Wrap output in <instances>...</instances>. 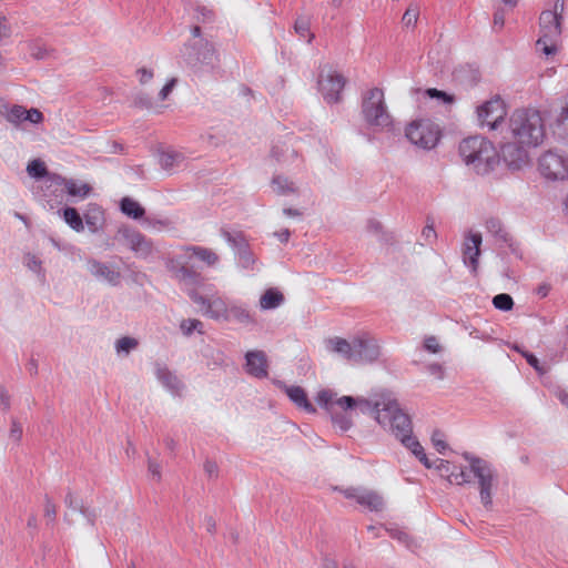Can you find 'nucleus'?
Segmentation results:
<instances>
[{"label": "nucleus", "mask_w": 568, "mask_h": 568, "mask_svg": "<svg viewBox=\"0 0 568 568\" xmlns=\"http://www.w3.org/2000/svg\"><path fill=\"white\" fill-rule=\"evenodd\" d=\"M283 388L291 402H293L298 408L310 414H314L316 412L315 407L308 400L305 390L301 386L283 385Z\"/></svg>", "instance_id": "obj_24"}, {"label": "nucleus", "mask_w": 568, "mask_h": 568, "mask_svg": "<svg viewBox=\"0 0 568 568\" xmlns=\"http://www.w3.org/2000/svg\"><path fill=\"white\" fill-rule=\"evenodd\" d=\"M9 437L17 444H19L22 438V426L16 418L11 420Z\"/></svg>", "instance_id": "obj_48"}, {"label": "nucleus", "mask_w": 568, "mask_h": 568, "mask_svg": "<svg viewBox=\"0 0 568 568\" xmlns=\"http://www.w3.org/2000/svg\"><path fill=\"white\" fill-rule=\"evenodd\" d=\"M361 113L365 123L374 130L390 131L393 129L394 120L381 88H372L363 92Z\"/></svg>", "instance_id": "obj_4"}, {"label": "nucleus", "mask_w": 568, "mask_h": 568, "mask_svg": "<svg viewBox=\"0 0 568 568\" xmlns=\"http://www.w3.org/2000/svg\"><path fill=\"white\" fill-rule=\"evenodd\" d=\"M44 517L50 521H54L57 517V506L48 495L44 496Z\"/></svg>", "instance_id": "obj_46"}, {"label": "nucleus", "mask_w": 568, "mask_h": 568, "mask_svg": "<svg viewBox=\"0 0 568 568\" xmlns=\"http://www.w3.org/2000/svg\"><path fill=\"white\" fill-rule=\"evenodd\" d=\"M239 256V262L242 267L247 270H253V266L255 264V258L253 256V253L250 250V246L247 245L244 247V250H241L236 253Z\"/></svg>", "instance_id": "obj_44"}, {"label": "nucleus", "mask_w": 568, "mask_h": 568, "mask_svg": "<svg viewBox=\"0 0 568 568\" xmlns=\"http://www.w3.org/2000/svg\"><path fill=\"white\" fill-rule=\"evenodd\" d=\"M11 406L10 395L4 386L0 385V408L9 410Z\"/></svg>", "instance_id": "obj_52"}, {"label": "nucleus", "mask_w": 568, "mask_h": 568, "mask_svg": "<svg viewBox=\"0 0 568 568\" xmlns=\"http://www.w3.org/2000/svg\"><path fill=\"white\" fill-rule=\"evenodd\" d=\"M540 174L550 181L568 180V155L556 151H546L538 159Z\"/></svg>", "instance_id": "obj_9"}, {"label": "nucleus", "mask_w": 568, "mask_h": 568, "mask_svg": "<svg viewBox=\"0 0 568 568\" xmlns=\"http://www.w3.org/2000/svg\"><path fill=\"white\" fill-rule=\"evenodd\" d=\"M440 433L435 432L432 436V442L434 447L437 449L438 453L444 454V452L447 449V444L444 439L439 438Z\"/></svg>", "instance_id": "obj_53"}, {"label": "nucleus", "mask_w": 568, "mask_h": 568, "mask_svg": "<svg viewBox=\"0 0 568 568\" xmlns=\"http://www.w3.org/2000/svg\"><path fill=\"white\" fill-rule=\"evenodd\" d=\"M565 0H556L554 10H545L539 17L540 36L536 42L538 50L546 55L555 54L557 40L561 34V12Z\"/></svg>", "instance_id": "obj_6"}, {"label": "nucleus", "mask_w": 568, "mask_h": 568, "mask_svg": "<svg viewBox=\"0 0 568 568\" xmlns=\"http://www.w3.org/2000/svg\"><path fill=\"white\" fill-rule=\"evenodd\" d=\"M508 139L519 144L536 148L542 143L546 132L544 119L538 110L519 109L509 119Z\"/></svg>", "instance_id": "obj_2"}, {"label": "nucleus", "mask_w": 568, "mask_h": 568, "mask_svg": "<svg viewBox=\"0 0 568 568\" xmlns=\"http://www.w3.org/2000/svg\"><path fill=\"white\" fill-rule=\"evenodd\" d=\"M326 347L328 351L354 363L373 362L379 355V347L374 341L361 337L354 338L352 342L341 337L328 338Z\"/></svg>", "instance_id": "obj_5"}, {"label": "nucleus", "mask_w": 568, "mask_h": 568, "mask_svg": "<svg viewBox=\"0 0 568 568\" xmlns=\"http://www.w3.org/2000/svg\"><path fill=\"white\" fill-rule=\"evenodd\" d=\"M154 374L156 379L165 387L171 394L180 396L184 385L180 378L172 372L164 363L156 362L154 364Z\"/></svg>", "instance_id": "obj_20"}, {"label": "nucleus", "mask_w": 568, "mask_h": 568, "mask_svg": "<svg viewBox=\"0 0 568 568\" xmlns=\"http://www.w3.org/2000/svg\"><path fill=\"white\" fill-rule=\"evenodd\" d=\"M24 265L32 272H34L36 274H38V276L44 281L45 280V274H44V270L42 267V262L41 260H39L36 255L31 254V253H28L26 256H24Z\"/></svg>", "instance_id": "obj_40"}, {"label": "nucleus", "mask_w": 568, "mask_h": 568, "mask_svg": "<svg viewBox=\"0 0 568 568\" xmlns=\"http://www.w3.org/2000/svg\"><path fill=\"white\" fill-rule=\"evenodd\" d=\"M176 278L185 286L190 287L187 290V293L191 291V290H194V287L201 285L203 283V277L200 273H197L196 271L187 267V266H182L180 267L176 273Z\"/></svg>", "instance_id": "obj_27"}, {"label": "nucleus", "mask_w": 568, "mask_h": 568, "mask_svg": "<svg viewBox=\"0 0 568 568\" xmlns=\"http://www.w3.org/2000/svg\"><path fill=\"white\" fill-rule=\"evenodd\" d=\"M528 148V145L519 144V142L509 139L500 148L499 161L503 160L511 170H519L529 161Z\"/></svg>", "instance_id": "obj_16"}, {"label": "nucleus", "mask_w": 568, "mask_h": 568, "mask_svg": "<svg viewBox=\"0 0 568 568\" xmlns=\"http://www.w3.org/2000/svg\"><path fill=\"white\" fill-rule=\"evenodd\" d=\"M551 128L554 135L558 140L568 143V93L564 98V104L556 115Z\"/></svg>", "instance_id": "obj_23"}, {"label": "nucleus", "mask_w": 568, "mask_h": 568, "mask_svg": "<svg viewBox=\"0 0 568 568\" xmlns=\"http://www.w3.org/2000/svg\"><path fill=\"white\" fill-rule=\"evenodd\" d=\"M28 51L30 55L37 60L48 59L52 52V50L39 39L28 42Z\"/></svg>", "instance_id": "obj_34"}, {"label": "nucleus", "mask_w": 568, "mask_h": 568, "mask_svg": "<svg viewBox=\"0 0 568 568\" xmlns=\"http://www.w3.org/2000/svg\"><path fill=\"white\" fill-rule=\"evenodd\" d=\"M464 458L469 463L471 483L476 479L479 489L480 503L486 509L493 506V489L496 484L497 474L493 465L477 456L465 453Z\"/></svg>", "instance_id": "obj_8"}, {"label": "nucleus", "mask_w": 568, "mask_h": 568, "mask_svg": "<svg viewBox=\"0 0 568 568\" xmlns=\"http://www.w3.org/2000/svg\"><path fill=\"white\" fill-rule=\"evenodd\" d=\"M486 230L493 236L494 242L499 247H508L510 253L518 258L523 257L520 245L505 227L504 223L497 217H489L485 223Z\"/></svg>", "instance_id": "obj_15"}, {"label": "nucleus", "mask_w": 568, "mask_h": 568, "mask_svg": "<svg viewBox=\"0 0 568 568\" xmlns=\"http://www.w3.org/2000/svg\"><path fill=\"white\" fill-rule=\"evenodd\" d=\"M194 18L199 22L211 21L212 18H213V12H212V10H210V9H207L205 7L197 6L195 8V17Z\"/></svg>", "instance_id": "obj_50"}, {"label": "nucleus", "mask_w": 568, "mask_h": 568, "mask_svg": "<svg viewBox=\"0 0 568 568\" xmlns=\"http://www.w3.org/2000/svg\"><path fill=\"white\" fill-rule=\"evenodd\" d=\"M181 54L195 73L212 72L219 67V53L206 39L185 43Z\"/></svg>", "instance_id": "obj_7"}, {"label": "nucleus", "mask_w": 568, "mask_h": 568, "mask_svg": "<svg viewBox=\"0 0 568 568\" xmlns=\"http://www.w3.org/2000/svg\"><path fill=\"white\" fill-rule=\"evenodd\" d=\"M85 265L90 275L98 282L105 283L113 287L119 286L122 282L120 267L115 264L90 257L85 261Z\"/></svg>", "instance_id": "obj_14"}, {"label": "nucleus", "mask_w": 568, "mask_h": 568, "mask_svg": "<svg viewBox=\"0 0 568 568\" xmlns=\"http://www.w3.org/2000/svg\"><path fill=\"white\" fill-rule=\"evenodd\" d=\"M356 503L371 511H381L384 508L383 497L368 489L361 488Z\"/></svg>", "instance_id": "obj_26"}, {"label": "nucleus", "mask_w": 568, "mask_h": 568, "mask_svg": "<svg viewBox=\"0 0 568 568\" xmlns=\"http://www.w3.org/2000/svg\"><path fill=\"white\" fill-rule=\"evenodd\" d=\"M190 298L197 305L204 315L215 321H225L230 313L229 307L231 303H227L224 298L219 295L212 297H204L199 294L195 290L189 292Z\"/></svg>", "instance_id": "obj_13"}, {"label": "nucleus", "mask_w": 568, "mask_h": 568, "mask_svg": "<svg viewBox=\"0 0 568 568\" xmlns=\"http://www.w3.org/2000/svg\"><path fill=\"white\" fill-rule=\"evenodd\" d=\"M64 504L67 505V507L74 510H79V506L83 505L82 501H79L77 497L73 495V493L70 490L67 493L64 497Z\"/></svg>", "instance_id": "obj_55"}, {"label": "nucleus", "mask_w": 568, "mask_h": 568, "mask_svg": "<svg viewBox=\"0 0 568 568\" xmlns=\"http://www.w3.org/2000/svg\"><path fill=\"white\" fill-rule=\"evenodd\" d=\"M427 371L430 375L435 376L438 379L444 378V367L438 363H433L427 366Z\"/></svg>", "instance_id": "obj_58"}, {"label": "nucleus", "mask_w": 568, "mask_h": 568, "mask_svg": "<svg viewBox=\"0 0 568 568\" xmlns=\"http://www.w3.org/2000/svg\"><path fill=\"white\" fill-rule=\"evenodd\" d=\"M406 138L415 145L430 150L439 141V129L428 120L412 122L406 129Z\"/></svg>", "instance_id": "obj_10"}, {"label": "nucleus", "mask_w": 568, "mask_h": 568, "mask_svg": "<svg viewBox=\"0 0 568 568\" xmlns=\"http://www.w3.org/2000/svg\"><path fill=\"white\" fill-rule=\"evenodd\" d=\"M192 254L200 261L204 262L209 266H213L219 262V255L211 248L202 246H191L187 248Z\"/></svg>", "instance_id": "obj_33"}, {"label": "nucleus", "mask_w": 568, "mask_h": 568, "mask_svg": "<svg viewBox=\"0 0 568 568\" xmlns=\"http://www.w3.org/2000/svg\"><path fill=\"white\" fill-rule=\"evenodd\" d=\"M27 172L30 176L42 179L47 175V166L43 161L36 159L28 163Z\"/></svg>", "instance_id": "obj_41"}, {"label": "nucleus", "mask_w": 568, "mask_h": 568, "mask_svg": "<svg viewBox=\"0 0 568 568\" xmlns=\"http://www.w3.org/2000/svg\"><path fill=\"white\" fill-rule=\"evenodd\" d=\"M116 240L123 243L140 258H146L153 252L151 240L133 227H120L116 232Z\"/></svg>", "instance_id": "obj_11"}, {"label": "nucleus", "mask_w": 568, "mask_h": 568, "mask_svg": "<svg viewBox=\"0 0 568 568\" xmlns=\"http://www.w3.org/2000/svg\"><path fill=\"white\" fill-rule=\"evenodd\" d=\"M54 182L57 185L62 186L71 197L84 200L92 192V186L90 184L74 179H67L58 175L55 176Z\"/></svg>", "instance_id": "obj_22"}, {"label": "nucleus", "mask_w": 568, "mask_h": 568, "mask_svg": "<svg viewBox=\"0 0 568 568\" xmlns=\"http://www.w3.org/2000/svg\"><path fill=\"white\" fill-rule=\"evenodd\" d=\"M11 36V27L7 21V18L0 16V42Z\"/></svg>", "instance_id": "obj_56"}, {"label": "nucleus", "mask_w": 568, "mask_h": 568, "mask_svg": "<svg viewBox=\"0 0 568 568\" xmlns=\"http://www.w3.org/2000/svg\"><path fill=\"white\" fill-rule=\"evenodd\" d=\"M422 236L425 239L426 242H433L437 236L434 225L427 224L422 231Z\"/></svg>", "instance_id": "obj_59"}, {"label": "nucleus", "mask_w": 568, "mask_h": 568, "mask_svg": "<svg viewBox=\"0 0 568 568\" xmlns=\"http://www.w3.org/2000/svg\"><path fill=\"white\" fill-rule=\"evenodd\" d=\"M493 305L500 311H510L514 306V300L509 294L500 293L494 296Z\"/></svg>", "instance_id": "obj_43"}, {"label": "nucleus", "mask_w": 568, "mask_h": 568, "mask_svg": "<svg viewBox=\"0 0 568 568\" xmlns=\"http://www.w3.org/2000/svg\"><path fill=\"white\" fill-rule=\"evenodd\" d=\"M139 341L131 336H123L116 339L114 348L118 355H129L132 351L136 349Z\"/></svg>", "instance_id": "obj_35"}, {"label": "nucleus", "mask_w": 568, "mask_h": 568, "mask_svg": "<svg viewBox=\"0 0 568 568\" xmlns=\"http://www.w3.org/2000/svg\"><path fill=\"white\" fill-rule=\"evenodd\" d=\"M59 214L62 216L63 221L75 232H82L84 230L83 219L74 207L67 206L62 211H59Z\"/></svg>", "instance_id": "obj_30"}, {"label": "nucleus", "mask_w": 568, "mask_h": 568, "mask_svg": "<svg viewBox=\"0 0 568 568\" xmlns=\"http://www.w3.org/2000/svg\"><path fill=\"white\" fill-rule=\"evenodd\" d=\"M229 311L226 322L235 321L244 325L256 324L255 314L252 313L245 304L231 303Z\"/></svg>", "instance_id": "obj_25"}, {"label": "nucleus", "mask_w": 568, "mask_h": 568, "mask_svg": "<svg viewBox=\"0 0 568 568\" xmlns=\"http://www.w3.org/2000/svg\"><path fill=\"white\" fill-rule=\"evenodd\" d=\"M284 302V295L275 290L268 288L260 298V307L262 310L277 308Z\"/></svg>", "instance_id": "obj_29"}, {"label": "nucleus", "mask_w": 568, "mask_h": 568, "mask_svg": "<svg viewBox=\"0 0 568 568\" xmlns=\"http://www.w3.org/2000/svg\"><path fill=\"white\" fill-rule=\"evenodd\" d=\"M447 480L450 483V484H455V485H466V484H471V476H470V473H469V467H463V466H457V465H453L450 471L448 473L447 475Z\"/></svg>", "instance_id": "obj_31"}, {"label": "nucleus", "mask_w": 568, "mask_h": 568, "mask_svg": "<svg viewBox=\"0 0 568 568\" xmlns=\"http://www.w3.org/2000/svg\"><path fill=\"white\" fill-rule=\"evenodd\" d=\"M426 456V459L428 462V464L430 465L429 467H427L423 462H420L426 468H433L435 467L436 469H438L440 473H444L446 474V476L448 475V473L450 471L453 465L448 462V460H444V459H436L435 463H432L428 458H427V455L425 454Z\"/></svg>", "instance_id": "obj_47"}, {"label": "nucleus", "mask_w": 568, "mask_h": 568, "mask_svg": "<svg viewBox=\"0 0 568 568\" xmlns=\"http://www.w3.org/2000/svg\"><path fill=\"white\" fill-rule=\"evenodd\" d=\"M418 8L417 7H409L404 12L402 21L406 27L415 26L418 19Z\"/></svg>", "instance_id": "obj_45"}, {"label": "nucleus", "mask_w": 568, "mask_h": 568, "mask_svg": "<svg viewBox=\"0 0 568 568\" xmlns=\"http://www.w3.org/2000/svg\"><path fill=\"white\" fill-rule=\"evenodd\" d=\"M176 84V79H171L159 92L160 100H165Z\"/></svg>", "instance_id": "obj_60"}, {"label": "nucleus", "mask_w": 568, "mask_h": 568, "mask_svg": "<svg viewBox=\"0 0 568 568\" xmlns=\"http://www.w3.org/2000/svg\"><path fill=\"white\" fill-rule=\"evenodd\" d=\"M294 29L301 38H307V42H311L312 39L314 38V34L311 33L310 21L306 18L296 19Z\"/></svg>", "instance_id": "obj_42"}, {"label": "nucleus", "mask_w": 568, "mask_h": 568, "mask_svg": "<svg viewBox=\"0 0 568 568\" xmlns=\"http://www.w3.org/2000/svg\"><path fill=\"white\" fill-rule=\"evenodd\" d=\"M136 74L139 75V81H140L142 84L148 83V82H149V81H151V79L153 78V72H152V70L146 69V68L138 69Z\"/></svg>", "instance_id": "obj_61"}, {"label": "nucleus", "mask_w": 568, "mask_h": 568, "mask_svg": "<svg viewBox=\"0 0 568 568\" xmlns=\"http://www.w3.org/2000/svg\"><path fill=\"white\" fill-rule=\"evenodd\" d=\"M149 473L153 476V478L155 480H160L161 479V467L160 465L152 460V459H149Z\"/></svg>", "instance_id": "obj_63"}, {"label": "nucleus", "mask_w": 568, "mask_h": 568, "mask_svg": "<svg viewBox=\"0 0 568 568\" xmlns=\"http://www.w3.org/2000/svg\"><path fill=\"white\" fill-rule=\"evenodd\" d=\"M316 402L331 415L332 423L342 432H347L353 426L352 412L358 409L362 414H368L384 429L389 430L402 445L412 454L428 464L425 450L416 437L413 436V424L410 417L404 413L395 394L388 389L373 393L369 398L342 396L329 389L321 390Z\"/></svg>", "instance_id": "obj_1"}, {"label": "nucleus", "mask_w": 568, "mask_h": 568, "mask_svg": "<svg viewBox=\"0 0 568 568\" xmlns=\"http://www.w3.org/2000/svg\"><path fill=\"white\" fill-rule=\"evenodd\" d=\"M345 78L336 72L331 71L318 80V88L327 103H337L341 100V93L345 87Z\"/></svg>", "instance_id": "obj_17"}, {"label": "nucleus", "mask_w": 568, "mask_h": 568, "mask_svg": "<svg viewBox=\"0 0 568 568\" xmlns=\"http://www.w3.org/2000/svg\"><path fill=\"white\" fill-rule=\"evenodd\" d=\"M387 531L392 538L409 547L410 538L405 531L397 528L387 529Z\"/></svg>", "instance_id": "obj_51"}, {"label": "nucleus", "mask_w": 568, "mask_h": 568, "mask_svg": "<svg viewBox=\"0 0 568 568\" xmlns=\"http://www.w3.org/2000/svg\"><path fill=\"white\" fill-rule=\"evenodd\" d=\"M507 114L504 100L496 95L477 108V118L481 126L495 130Z\"/></svg>", "instance_id": "obj_12"}, {"label": "nucleus", "mask_w": 568, "mask_h": 568, "mask_svg": "<svg viewBox=\"0 0 568 568\" xmlns=\"http://www.w3.org/2000/svg\"><path fill=\"white\" fill-rule=\"evenodd\" d=\"M459 154L464 163L477 174H488L499 162L494 144L484 136L475 135L459 143Z\"/></svg>", "instance_id": "obj_3"}, {"label": "nucleus", "mask_w": 568, "mask_h": 568, "mask_svg": "<svg viewBox=\"0 0 568 568\" xmlns=\"http://www.w3.org/2000/svg\"><path fill=\"white\" fill-rule=\"evenodd\" d=\"M481 242L483 237L478 232H468L464 236V243L462 247L463 261L473 274L477 273L479 266Z\"/></svg>", "instance_id": "obj_18"}, {"label": "nucleus", "mask_w": 568, "mask_h": 568, "mask_svg": "<svg viewBox=\"0 0 568 568\" xmlns=\"http://www.w3.org/2000/svg\"><path fill=\"white\" fill-rule=\"evenodd\" d=\"M427 95L430 97V98L439 99L444 103H447V104L454 102V97L453 95L448 94L445 91L438 90V89H428L427 90Z\"/></svg>", "instance_id": "obj_49"}, {"label": "nucleus", "mask_w": 568, "mask_h": 568, "mask_svg": "<svg viewBox=\"0 0 568 568\" xmlns=\"http://www.w3.org/2000/svg\"><path fill=\"white\" fill-rule=\"evenodd\" d=\"M4 118L9 123L13 124L14 126H19L23 122L39 124L43 121V114L40 110L36 108H31L28 110L19 104H13L9 106L7 109Z\"/></svg>", "instance_id": "obj_19"}, {"label": "nucleus", "mask_w": 568, "mask_h": 568, "mask_svg": "<svg viewBox=\"0 0 568 568\" xmlns=\"http://www.w3.org/2000/svg\"><path fill=\"white\" fill-rule=\"evenodd\" d=\"M424 347L426 351L430 353H438L440 351V345L438 344L435 336H429L424 341Z\"/></svg>", "instance_id": "obj_54"}, {"label": "nucleus", "mask_w": 568, "mask_h": 568, "mask_svg": "<svg viewBox=\"0 0 568 568\" xmlns=\"http://www.w3.org/2000/svg\"><path fill=\"white\" fill-rule=\"evenodd\" d=\"M84 220L92 231H97L103 220V212L98 205H94L84 214Z\"/></svg>", "instance_id": "obj_39"}, {"label": "nucleus", "mask_w": 568, "mask_h": 568, "mask_svg": "<svg viewBox=\"0 0 568 568\" xmlns=\"http://www.w3.org/2000/svg\"><path fill=\"white\" fill-rule=\"evenodd\" d=\"M505 24L504 10L497 9L494 13V29L500 30Z\"/></svg>", "instance_id": "obj_62"}, {"label": "nucleus", "mask_w": 568, "mask_h": 568, "mask_svg": "<svg viewBox=\"0 0 568 568\" xmlns=\"http://www.w3.org/2000/svg\"><path fill=\"white\" fill-rule=\"evenodd\" d=\"M180 329L182 334L186 337L191 336L194 332H197L199 334L204 333V325L200 320L196 318H187L183 320L180 323Z\"/></svg>", "instance_id": "obj_38"}, {"label": "nucleus", "mask_w": 568, "mask_h": 568, "mask_svg": "<svg viewBox=\"0 0 568 568\" xmlns=\"http://www.w3.org/2000/svg\"><path fill=\"white\" fill-rule=\"evenodd\" d=\"M221 235L233 247L235 253L244 250V247L248 245L244 234L240 231H229L223 229L221 231Z\"/></svg>", "instance_id": "obj_32"}, {"label": "nucleus", "mask_w": 568, "mask_h": 568, "mask_svg": "<svg viewBox=\"0 0 568 568\" xmlns=\"http://www.w3.org/2000/svg\"><path fill=\"white\" fill-rule=\"evenodd\" d=\"M246 372L256 378H266L268 375L267 357L263 351H250L245 355Z\"/></svg>", "instance_id": "obj_21"}, {"label": "nucleus", "mask_w": 568, "mask_h": 568, "mask_svg": "<svg viewBox=\"0 0 568 568\" xmlns=\"http://www.w3.org/2000/svg\"><path fill=\"white\" fill-rule=\"evenodd\" d=\"M204 470L210 477H216L219 468L215 462L206 460L204 463Z\"/></svg>", "instance_id": "obj_64"}, {"label": "nucleus", "mask_w": 568, "mask_h": 568, "mask_svg": "<svg viewBox=\"0 0 568 568\" xmlns=\"http://www.w3.org/2000/svg\"><path fill=\"white\" fill-rule=\"evenodd\" d=\"M272 186L280 195H288L295 192L293 182L282 175H276L272 179Z\"/></svg>", "instance_id": "obj_37"}, {"label": "nucleus", "mask_w": 568, "mask_h": 568, "mask_svg": "<svg viewBox=\"0 0 568 568\" xmlns=\"http://www.w3.org/2000/svg\"><path fill=\"white\" fill-rule=\"evenodd\" d=\"M83 517L87 519L88 524L91 525V526H94V523H95V519H97V515L94 513V510L88 508V507H84L83 505L82 506H79V510Z\"/></svg>", "instance_id": "obj_57"}, {"label": "nucleus", "mask_w": 568, "mask_h": 568, "mask_svg": "<svg viewBox=\"0 0 568 568\" xmlns=\"http://www.w3.org/2000/svg\"><path fill=\"white\" fill-rule=\"evenodd\" d=\"M120 210L124 215L133 220L142 219L145 214V210L142 205L129 196H125L120 201Z\"/></svg>", "instance_id": "obj_28"}, {"label": "nucleus", "mask_w": 568, "mask_h": 568, "mask_svg": "<svg viewBox=\"0 0 568 568\" xmlns=\"http://www.w3.org/2000/svg\"><path fill=\"white\" fill-rule=\"evenodd\" d=\"M183 160L184 156L182 155V153L175 151L162 152L160 154V164L164 170H173Z\"/></svg>", "instance_id": "obj_36"}]
</instances>
